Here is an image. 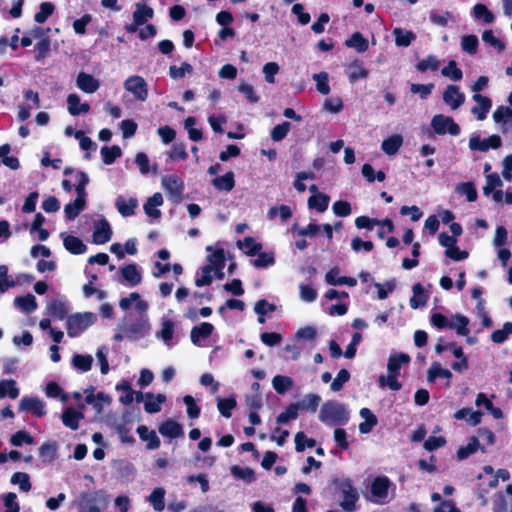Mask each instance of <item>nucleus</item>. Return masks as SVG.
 Wrapping results in <instances>:
<instances>
[{
  "label": "nucleus",
  "instance_id": "2",
  "mask_svg": "<svg viewBox=\"0 0 512 512\" xmlns=\"http://www.w3.org/2000/svg\"><path fill=\"white\" fill-rule=\"evenodd\" d=\"M96 321V315L92 312L75 313L67 318V334L69 337H77Z\"/></svg>",
  "mask_w": 512,
  "mask_h": 512
},
{
  "label": "nucleus",
  "instance_id": "32",
  "mask_svg": "<svg viewBox=\"0 0 512 512\" xmlns=\"http://www.w3.org/2000/svg\"><path fill=\"white\" fill-rule=\"evenodd\" d=\"M161 435L169 438H177L183 434L182 426L173 420H167L159 427Z\"/></svg>",
  "mask_w": 512,
  "mask_h": 512
},
{
  "label": "nucleus",
  "instance_id": "1",
  "mask_svg": "<svg viewBox=\"0 0 512 512\" xmlns=\"http://www.w3.org/2000/svg\"><path fill=\"white\" fill-rule=\"evenodd\" d=\"M318 417L326 425H341L348 422L349 410L342 403L327 401L322 405Z\"/></svg>",
  "mask_w": 512,
  "mask_h": 512
},
{
  "label": "nucleus",
  "instance_id": "31",
  "mask_svg": "<svg viewBox=\"0 0 512 512\" xmlns=\"http://www.w3.org/2000/svg\"><path fill=\"white\" fill-rule=\"evenodd\" d=\"M20 390L13 379L0 380V399L9 397L16 399L19 396Z\"/></svg>",
  "mask_w": 512,
  "mask_h": 512
},
{
  "label": "nucleus",
  "instance_id": "52",
  "mask_svg": "<svg viewBox=\"0 0 512 512\" xmlns=\"http://www.w3.org/2000/svg\"><path fill=\"white\" fill-rule=\"evenodd\" d=\"M480 447L479 441L476 437H471L466 446H462L457 451V457L459 460H464L470 455L474 454Z\"/></svg>",
  "mask_w": 512,
  "mask_h": 512
},
{
  "label": "nucleus",
  "instance_id": "29",
  "mask_svg": "<svg viewBox=\"0 0 512 512\" xmlns=\"http://www.w3.org/2000/svg\"><path fill=\"white\" fill-rule=\"evenodd\" d=\"M392 34L395 38V44L399 47H408L416 39L414 32L402 28H394Z\"/></svg>",
  "mask_w": 512,
  "mask_h": 512
},
{
  "label": "nucleus",
  "instance_id": "63",
  "mask_svg": "<svg viewBox=\"0 0 512 512\" xmlns=\"http://www.w3.org/2000/svg\"><path fill=\"white\" fill-rule=\"evenodd\" d=\"M478 38L475 35H465L461 38V48L468 54H475L478 48Z\"/></svg>",
  "mask_w": 512,
  "mask_h": 512
},
{
  "label": "nucleus",
  "instance_id": "42",
  "mask_svg": "<svg viewBox=\"0 0 512 512\" xmlns=\"http://www.w3.org/2000/svg\"><path fill=\"white\" fill-rule=\"evenodd\" d=\"M345 45L349 48L355 49L359 53H363L368 49V41L361 33L355 32L349 39L345 41Z\"/></svg>",
  "mask_w": 512,
  "mask_h": 512
},
{
  "label": "nucleus",
  "instance_id": "44",
  "mask_svg": "<svg viewBox=\"0 0 512 512\" xmlns=\"http://www.w3.org/2000/svg\"><path fill=\"white\" fill-rule=\"evenodd\" d=\"M458 195L465 196L467 201L474 202L477 199V191L472 182H463L455 186Z\"/></svg>",
  "mask_w": 512,
  "mask_h": 512
},
{
  "label": "nucleus",
  "instance_id": "57",
  "mask_svg": "<svg viewBox=\"0 0 512 512\" xmlns=\"http://www.w3.org/2000/svg\"><path fill=\"white\" fill-rule=\"evenodd\" d=\"M236 406V400L233 397L230 398H217V408L222 416L226 418L231 417V410Z\"/></svg>",
  "mask_w": 512,
  "mask_h": 512
},
{
  "label": "nucleus",
  "instance_id": "3",
  "mask_svg": "<svg viewBox=\"0 0 512 512\" xmlns=\"http://www.w3.org/2000/svg\"><path fill=\"white\" fill-rule=\"evenodd\" d=\"M392 486L391 481L386 476L376 477L370 488L372 501L377 504H386L389 502V489Z\"/></svg>",
  "mask_w": 512,
  "mask_h": 512
},
{
  "label": "nucleus",
  "instance_id": "30",
  "mask_svg": "<svg viewBox=\"0 0 512 512\" xmlns=\"http://www.w3.org/2000/svg\"><path fill=\"white\" fill-rule=\"evenodd\" d=\"M165 489L156 487L148 496V502L156 512H161L165 508Z\"/></svg>",
  "mask_w": 512,
  "mask_h": 512
},
{
  "label": "nucleus",
  "instance_id": "34",
  "mask_svg": "<svg viewBox=\"0 0 512 512\" xmlns=\"http://www.w3.org/2000/svg\"><path fill=\"white\" fill-rule=\"evenodd\" d=\"M166 401V397L163 394L154 396L152 393L145 394V411L148 413H157L161 410V405Z\"/></svg>",
  "mask_w": 512,
  "mask_h": 512
},
{
  "label": "nucleus",
  "instance_id": "51",
  "mask_svg": "<svg viewBox=\"0 0 512 512\" xmlns=\"http://www.w3.org/2000/svg\"><path fill=\"white\" fill-rule=\"evenodd\" d=\"M100 153L103 157V162L106 165H110L117 158H119L121 156L122 152H121V148L119 146L113 145L111 147H108V146L102 147Z\"/></svg>",
  "mask_w": 512,
  "mask_h": 512
},
{
  "label": "nucleus",
  "instance_id": "59",
  "mask_svg": "<svg viewBox=\"0 0 512 512\" xmlns=\"http://www.w3.org/2000/svg\"><path fill=\"white\" fill-rule=\"evenodd\" d=\"M238 246L250 256L255 255L262 248L261 244L257 243L252 237H246L242 241H238Z\"/></svg>",
  "mask_w": 512,
  "mask_h": 512
},
{
  "label": "nucleus",
  "instance_id": "23",
  "mask_svg": "<svg viewBox=\"0 0 512 512\" xmlns=\"http://www.w3.org/2000/svg\"><path fill=\"white\" fill-rule=\"evenodd\" d=\"M213 330L214 326L208 322H203L200 326L193 327L190 332L192 343L195 345H200L202 340H206L210 337Z\"/></svg>",
  "mask_w": 512,
  "mask_h": 512
},
{
  "label": "nucleus",
  "instance_id": "36",
  "mask_svg": "<svg viewBox=\"0 0 512 512\" xmlns=\"http://www.w3.org/2000/svg\"><path fill=\"white\" fill-rule=\"evenodd\" d=\"M359 414L365 420L359 424V431L363 434H367L373 429L374 426H376L377 418L368 408H362Z\"/></svg>",
  "mask_w": 512,
  "mask_h": 512
},
{
  "label": "nucleus",
  "instance_id": "43",
  "mask_svg": "<svg viewBox=\"0 0 512 512\" xmlns=\"http://www.w3.org/2000/svg\"><path fill=\"white\" fill-rule=\"evenodd\" d=\"M330 197L324 193L312 195L308 199V206L311 209H316L318 212H324L329 205Z\"/></svg>",
  "mask_w": 512,
  "mask_h": 512
},
{
  "label": "nucleus",
  "instance_id": "38",
  "mask_svg": "<svg viewBox=\"0 0 512 512\" xmlns=\"http://www.w3.org/2000/svg\"><path fill=\"white\" fill-rule=\"evenodd\" d=\"M212 184L217 190H222V191H227V192L231 191L235 185L233 172L229 171L222 176L214 178L212 180Z\"/></svg>",
  "mask_w": 512,
  "mask_h": 512
},
{
  "label": "nucleus",
  "instance_id": "28",
  "mask_svg": "<svg viewBox=\"0 0 512 512\" xmlns=\"http://www.w3.org/2000/svg\"><path fill=\"white\" fill-rule=\"evenodd\" d=\"M321 402V397L315 393H309L295 403L299 410L315 412Z\"/></svg>",
  "mask_w": 512,
  "mask_h": 512
},
{
  "label": "nucleus",
  "instance_id": "37",
  "mask_svg": "<svg viewBox=\"0 0 512 512\" xmlns=\"http://www.w3.org/2000/svg\"><path fill=\"white\" fill-rule=\"evenodd\" d=\"M402 144L403 137L401 135L395 134L383 140L381 144V149L387 155H394L397 153Z\"/></svg>",
  "mask_w": 512,
  "mask_h": 512
},
{
  "label": "nucleus",
  "instance_id": "41",
  "mask_svg": "<svg viewBox=\"0 0 512 512\" xmlns=\"http://www.w3.org/2000/svg\"><path fill=\"white\" fill-rule=\"evenodd\" d=\"M413 296L410 299V307L417 309L418 307L425 306L428 296L424 292V288L420 283H417L412 288Z\"/></svg>",
  "mask_w": 512,
  "mask_h": 512
},
{
  "label": "nucleus",
  "instance_id": "22",
  "mask_svg": "<svg viewBox=\"0 0 512 512\" xmlns=\"http://www.w3.org/2000/svg\"><path fill=\"white\" fill-rule=\"evenodd\" d=\"M61 237L63 239V245L65 249L70 253L79 255L86 252L87 246L80 238L72 235H66L65 233H62Z\"/></svg>",
  "mask_w": 512,
  "mask_h": 512
},
{
  "label": "nucleus",
  "instance_id": "53",
  "mask_svg": "<svg viewBox=\"0 0 512 512\" xmlns=\"http://www.w3.org/2000/svg\"><path fill=\"white\" fill-rule=\"evenodd\" d=\"M313 80L316 82V89L319 93L327 95L330 93L329 76L327 72H319L313 75Z\"/></svg>",
  "mask_w": 512,
  "mask_h": 512
},
{
  "label": "nucleus",
  "instance_id": "48",
  "mask_svg": "<svg viewBox=\"0 0 512 512\" xmlns=\"http://www.w3.org/2000/svg\"><path fill=\"white\" fill-rule=\"evenodd\" d=\"M46 309L50 316H52L53 318H56V319H60V320L64 319V317L66 316V314L68 312V309H67L65 303L60 300H54V301L50 302L47 305Z\"/></svg>",
  "mask_w": 512,
  "mask_h": 512
},
{
  "label": "nucleus",
  "instance_id": "15",
  "mask_svg": "<svg viewBox=\"0 0 512 512\" xmlns=\"http://www.w3.org/2000/svg\"><path fill=\"white\" fill-rule=\"evenodd\" d=\"M111 236V227L105 219L95 223L93 232V242L95 244H104L111 239Z\"/></svg>",
  "mask_w": 512,
  "mask_h": 512
},
{
  "label": "nucleus",
  "instance_id": "64",
  "mask_svg": "<svg viewBox=\"0 0 512 512\" xmlns=\"http://www.w3.org/2000/svg\"><path fill=\"white\" fill-rule=\"evenodd\" d=\"M512 334V323L506 322L503 325V328L500 330H495L491 335V340L494 343L501 344L503 343L507 337Z\"/></svg>",
  "mask_w": 512,
  "mask_h": 512
},
{
  "label": "nucleus",
  "instance_id": "11",
  "mask_svg": "<svg viewBox=\"0 0 512 512\" xmlns=\"http://www.w3.org/2000/svg\"><path fill=\"white\" fill-rule=\"evenodd\" d=\"M206 251L210 252V254L208 255L209 264L207 266H213L216 277L222 279L224 277L222 269L224 268L225 265L224 250L221 248L213 250L212 246H207Z\"/></svg>",
  "mask_w": 512,
  "mask_h": 512
},
{
  "label": "nucleus",
  "instance_id": "8",
  "mask_svg": "<svg viewBox=\"0 0 512 512\" xmlns=\"http://www.w3.org/2000/svg\"><path fill=\"white\" fill-rule=\"evenodd\" d=\"M465 94L457 85H448L443 92V101L451 110H457L465 102Z\"/></svg>",
  "mask_w": 512,
  "mask_h": 512
},
{
  "label": "nucleus",
  "instance_id": "13",
  "mask_svg": "<svg viewBox=\"0 0 512 512\" xmlns=\"http://www.w3.org/2000/svg\"><path fill=\"white\" fill-rule=\"evenodd\" d=\"M472 98L477 105L471 109V113L476 116L477 120L483 121L492 107V101L481 94H474Z\"/></svg>",
  "mask_w": 512,
  "mask_h": 512
},
{
  "label": "nucleus",
  "instance_id": "26",
  "mask_svg": "<svg viewBox=\"0 0 512 512\" xmlns=\"http://www.w3.org/2000/svg\"><path fill=\"white\" fill-rule=\"evenodd\" d=\"M137 433L141 440L147 442V449L154 450L160 446V439L154 430H149L146 426L141 425L137 428Z\"/></svg>",
  "mask_w": 512,
  "mask_h": 512
},
{
  "label": "nucleus",
  "instance_id": "35",
  "mask_svg": "<svg viewBox=\"0 0 512 512\" xmlns=\"http://www.w3.org/2000/svg\"><path fill=\"white\" fill-rule=\"evenodd\" d=\"M339 274L338 268H332L329 272L325 275V281L329 285H348L350 287H353L357 284V281L353 277H346L343 276L341 278H337V280H334V276H337Z\"/></svg>",
  "mask_w": 512,
  "mask_h": 512
},
{
  "label": "nucleus",
  "instance_id": "60",
  "mask_svg": "<svg viewBox=\"0 0 512 512\" xmlns=\"http://www.w3.org/2000/svg\"><path fill=\"white\" fill-rule=\"evenodd\" d=\"M277 216H279L281 220L285 222L292 217V210L287 205L271 207L268 211L269 219H274Z\"/></svg>",
  "mask_w": 512,
  "mask_h": 512
},
{
  "label": "nucleus",
  "instance_id": "56",
  "mask_svg": "<svg viewBox=\"0 0 512 512\" xmlns=\"http://www.w3.org/2000/svg\"><path fill=\"white\" fill-rule=\"evenodd\" d=\"M436 377L450 379L452 373L448 369L442 368L439 363H433L427 372V381L433 382Z\"/></svg>",
  "mask_w": 512,
  "mask_h": 512
},
{
  "label": "nucleus",
  "instance_id": "49",
  "mask_svg": "<svg viewBox=\"0 0 512 512\" xmlns=\"http://www.w3.org/2000/svg\"><path fill=\"white\" fill-rule=\"evenodd\" d=\"M93 364V357L91 355L75 354L72 358V365L74 368L87 372L91 369Z\"/></svg>",
  "mask_w": 512,
  "mask_h": 512
},
{
  "label": "nucleus",
  "instance_id": "62",
  "mask_svg": "<svg viewBox=\"0 0 512 512\" xmlns=\"http://www.w3.org/2000/svg\"><path fill=\"white\" fill-rule=\"evenodd\" d=\"M473 15L476 19H483L487 24L493 23L495 20L492 12H490L484 4L480 3L473 7Z\"/></svg>",
  "mask_w": 512,
  "mask_h": 512
},
{
  "label": "nucleus",
  "instance_id": "24",
  "mask_svg": "<svg viewBox=\"0 0 512 512\" xmlns=\"http://www.w3.org/2000/svg\"><path fill=\"white\" fill-rule=\"evenodd\" d=\"M163 204V196L157 192L149 197L144 204L143 208L145 214L151 218L157 219L161 216V211L158 209Z\"/></svg>",
  "mask_w": 512,
  "mask_h": 512
},
{
  "label": "nucleus",
  "instance_id": "40",
  "mask_svg": "<svg viewBox=\"0 0 512 512\" xmlns=\"http://www.w3.org/2000/svg\"><path fill=\"white\" fill-rule=\"evenodd\" d=\"M294 385V381L289 376L276 375L272 379V386L279 394H285Z\"/></svg>",
  "mask_w": 512,
  "mask_h": 512
},
{
  "label": "nucleus",
  "instance_id": "54",
  "mask_svg": "<svg viewBox=\"0 0 512 512\" xmlns=\"http://www.w3.org/2000/svg\"><path fill=\"white\" fill-rule=\"evenodd\" d=\"M380 387H388L393 391H398L401 389L402 385L398 381V375L388 373L387 375H380L378 378Z\"/></svg>",
  "mask_w": 512,
  "mask_h": 512
},
{
  "label": "nucleus",
  "instance_id": "17",
  "mask_svg": "<svg viewBox=\"0 0 512 512\" xmlns=\"http://www.w3.org/2000/svg\"><path fill=\"white\" fill-rule=\"evenodd\" d=\"M83 419L84 414L82 411H78L72 407L65 408L61 416L63 425L71 430H77L79 428L80 421Z\"/></svg>",
  "mask_w": 512,
  "mask_h": 512
},
{
  "label": "nucleus",
  "instance_id": "10",
  "mask_svg": "<svg viewBox=\"0 0 512 512\" xmlns=\"http://www.w3.org/2000/svg\"><path fill=\"white\" fill-rule=\"evenodd\" d=\"M501 144L502 141L498 135H491L485 139L474 136L469 139V148L471 150H480L482 152H486L490 148L497 149L501 146Z\"/></svg>",
  "mask_w": 512,
  "mask_h": 512
},
{
  "label": "nucleus",
  "instance_id": "18",
  "mask_svg": "<svg viewBox=\"0 0 512 512\" xmlns=\"http://www.w3.org/2000/svg\"><path fill=\"white\" fill-rule=\"evenodd\" d=\"M409 362L410 356L408 354L392 352L388 358L387 371L399 376L402 365H407Z\"/></svg>",
  "mask_w": 512,
  "mask_h": 512
},
{
  "label": "nucleus",
  "instance_id": "6",
  "mask_svg": "<svg viewBox=\"0 0 512 512\" xmlns=\"http://www.w3.org/2000/svg\"><path fill=\"white\" fill-rule=\"evenodd\" d=\"M161 184L171 201H181L184 191V182L180 177L176 175L163 176L161 179Z\"/></svg>",
  "mask_w": 512,
  "mask_h": 512
},
{
  "label": "nucleus",
  "instance_id": "16",
  "mask_svg": "<svg viewBox=\"0 0 512 512\" xmlns=\"http://www.w3.org/2000/svg\"><path fill=\"white\" fill-rule=\"evenodd\" d=\"M19 409L22 411H31L36 416H43L46 414L44 402L33 397H23L19 402Z\"/></svg>",
  "mask_w": 512,
  "mask_h": 512
},
{
  "label": "nucleus",
  "instance_id": "20",
  "mask_svg": "<svg viewBox=\"0 0 512 512\" xmlns=\"http://www.w3.org/2000/svg\"><path fill=\"white\" fill-rule=\"evenodd\" d=\"M176 325L171 320H164L161 324V329L156 332V338L161 339L164 345L170 349L173 346V336L175 333Z\"/></svg>",
  "mask_w": 512,
  "mask_h": 512
},
{
  "label": "nucleus",
  "instance_id": "47",
  "mask_svg": "<svg viewBox=\"0 0 512 512\" xmlns=\"http://www.w3.org/2000/svg\"><path fill=\"white\" fill-rule=\"evenodd\" d=\"M468 324L469 319L467 317L456 314L451 319L450 329H455L459 335L466 336L469 334Z\"/></svg>",
  "mask_w": 512,
  "mask_h": 512
},
{
  "label": "nucleus",
  "instance_id": "21",
  "mask_svg": "<svg viewBox=\"0 0 512 512\" xmlns=\"http://www.w3.org/2000/svg\"><path fill=\"white\" fill-rule=\"evenodd\" d=\"M346 72L350 83H354L359 79L368 77L369 71L364 67V64L359 60H354L346 66Z\"/></svg>",
  "mask_w": 512,
  "mask_h": 512
},
{
  "label": "nucleus",
  "instance_id": "55",
  "mask_svg": "<svg viewBox=\"0 0 512 512\" xmlns=\"http://www.w3.org/2000/svg\"><path fill=\"white\" fill-rule=\"evenodd\" d=\"M10 481L12 484L18 485L23 492H28L31 489L30 477L27 473L16 472L11 476Z\"/></svg>",
  "mask_w": 512,
  "mask_h": 512
},
{
  "label": "nucleus",
  "instance_id": "14",
  "mask_svg": "<svg viewBox=\"0 0 512 512\" xmlns=\"http://www.w3.org/2000/svg\"><path fill=\"white\" fill-rule=\"evenodd\" d=\"M493 120L497 124H501L503 133L512 129V109L507 106H499L493 113Z\"/></svg>",
  "mask_w": 512,
  "mask_h": 512
},
{
  "label": "nucleus",
  "instance_id": "9",
  "mask_svg": "<svg viewBox=\"0 0 512 512\" xmlns=\"http://www.w3.org/2000/svg\"><path fill=\"white\" fill-rule=\"evenodd\" d=\"M339 489L343 496V500L340 502V506L348 512L355 510V503L358 500V493L356 489L349 481L341 482Z\"/></svg>",
  "mask_w": 512,
  "mask_h": 512
},
{
  "label": "nucleus",
  "instance_id": "7",
  "mask_svg": "<svg viewBox=\"0 0 512 512\" xmlns=\"http://www.w3.org/2000/svg\"><path fill=\"white\" fill-rule=\"evenodd\" d=\"M102 492H83L79 498L74 501V505L78 507L79 512H101L98 503L101 501Z\"/></svg>",
  "mask_w": 512,
  "mask_h": 512
},
{
  "label": "nucleus",
  "instance_id": "61",
  "mask_svg": "<svg viewBox=\"0 0 512 512\" xmlns=\"http://www.w3.org/2000/svg\"><path fill=\"white\" fill-rule=\"evenodd\" d=\"M441 73L452 81H460L463 77L462 71L457 67L454 60H451L448 65L441 70Z\"/></svg>",
  "mask_w": 512,
  "mask_h": 512
},
{
  "label": "nucleus",
  "instance_id": "33",
  "mask_svg": "<svg viewBox=\"0 0 512 512\" xmlns=\"http://www.w3.org/2000/svg\"><path fill=\"white\" fill-rule=\"evenodd\" d=\"M68 112L73 115H79L81 113H87L90 109L89 104L80 103V97L76 94H70L67 97Z\"/></svg>",
  "mask_w": 512,
  "mask_h": 512
},
{
  "label": "nucleus",
  "instance_id": "46",
  "mask_svg": "<svg viewBox=\"0 0 512 512\" xmlns=\"http://www.w3.org/2000/svg\"><path fill=\"white\" fill-rule=\"evenodd\" d=\"M153 14L154 12L151 7L143 4H137L136 10L133 13V21L136 22V24L142 25L151 19Z\"/></svg>",
  "mask_w": 512,
  "mask_h": 512
},
{
  "label": "nucleus",
  "instance_id": "45",
  "mask_svg": "<svg viewBox=\"0 0 512 512\" xmlns=\"http://www.w3.org/2000/svg\"><path fill=\"white\" fill-rule=\"evenodd\" d=\"M14 304L26 313L33 312L37 308L36 298L32 294L15 298Z\"/></svg>",
  "mask_w": 512,
  "mask_h": 512
},
{
  "label": "nucleus",
  "instance_id": "50",
  "mask_svg": "<svg viewBox=\"0 0 512 512\" xmlns=\"http://www.w3.org/2000/svg\"><path fill=\"white\" fill-rule=\"evenodd\" d=\"M230 472L235 478L241 479L247 483H251L255 479L254 470L249 467H240L234 465L230 468Z\"/></svg>",
  "mask_w": 512,
  "mask_h": 512
},
{
  "label": "nucleus",
  "instance_id": "25",
  "mask_svg": "<svg viewBox=\"0 0 512 512\" xmlns=\"http://www.w3.org/2000/svg\"><path fill=\"white\" fill-rule=\"evenodd\" d=\"M123 279L130 285L136 286L142 281V274L136 264H129L120 270Z\"/></svg>",
  "mask_w": 512,
  "mask_h": 512
},
{
  "label": "nucleus",
  "instance_id": "12",
  "mask_svg": "<svg viewBox=\"0 0 512 512\" xmlns=\"http://www.w3.org/2000/svg\"><path fill=\"white\" fill-rule=\"evenodd\" d=\"M150 329V324L147 318H141L140 320L130 324L125 328V337L130 340H139L146 336Z\"/></svg>",
  "mask_w": 512,
  "mask_h": 512
},
{
  "label": "nucleus",
  "instance_id": "4",
  "mask_svg": "<svg viewBox=\"0 0 512 512\" xmlns=\"http://www.w3.org/2000/svg\"><path fill=\"white\" fill-rule=\"evenodd\" d=\"M431 127L438 135H445L448 133L452 136H457L461 131L459 125L454 122L452 117L445 116L443 114L433 116L431 120Z\"/></svg>",
  "mask_w": 512,
  "mask_h": 512
},
{
  "label": "nucleus",
  "instance_id": "19",
  "mask_svg": "<svg viewBox=\"0 0 512 512\" xmlns=\"http://www.w3.org/2000/svg\"><path fill=\"white\" fill-rule=\"evenodd\" d=\"M76 83L80 90L88 94L94 93L100 86V83L96 78L85 72H80L78 74Z\"/></svg>",
  "mask_w": 512,
  "mask_h": 512
},
{
  "label": "nucleus",
  "instance_id": "27",
  "mask_svg": "<svg viewBox=\"0 0 512 512\" xmlns=\"http://www.w3.org/2000/svg\"><path fill=\"white\" fill-rule=\"evenodd\" d=\"M138 202L134 198L125 199L124 197H118L115 202V206L118 212L123 217L132 216L135 213V208L137 207Z\"/></svg>",
  "mask_w": 512,
  "mask_h": 512
},
{
  "label": "nucleus",
  "instance_id": "58",
  "mask_svg": "<svg viewBox=\"0 0 512 512\" xmlns=\"http://www.w3.org/2000/svg\"><path fill=\"white\" fill-rule=\"evenodd\" d=\"M86 203L75 199L64 206V213L69 220L76 218L79 213L85 208Z\"/></svg>",
  "mask_w": 512,
  "mask_h": 512
},
{
  "label": "nucleus",
  "instance_id": "39",
  "mask_svg": "<svg viewBox=\"0 0 512 512\" xmlns=\"http://www.w3.org/2000/svg\"><path fill=\"white\" fill-rule=\"evenodd\" d=\"M482 413L479 411H473L470 408H462L454 413V417L458 420L465 419L472 426H476L481 421Z\"/></svg>",
  "mask_w": 512,
  "mask_h": 512
},
{
  "label": "nucleus",
  "instance_id": "5",
  "mask_svg": "<svg viewBox=\"0 0 512 512\" xmlns=\"http://www.w3.org/2000/svg\"><path fill=\"white\" fill-rule=\"evenodd\" d=\"M123 86L136 100L144 102L148 99V84L143 77L130 76L124 81Z\"/></svg>",
  "mask_w": 512,
  "mask_h": 512
}]
</instances>
